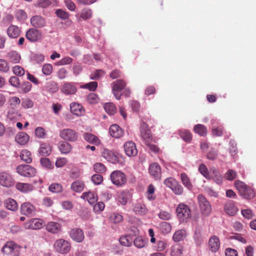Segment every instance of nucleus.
Here are the masks:
<instances>
[{"instance_id": "obj_1", "label": "nucleus", "mask_w": 256, "mask_h": 256, "mask_svg": "<svg viewBox=\"0 0 256 256\" xmlns=\"http://www.w3.org/2000/svg\"><path fill=\"white\" fill-rule=\"evenodd\" d=\"M234 186L238 190L240 194L246 199L253 198L255 196V192L252 188L246 186L244 182L236 180Z\"/></svg>"}, {"instance_id": "obj_2", "label": "nucleus", "mask_w": 256, "mask_h": 256, "mask_svg": "<svg viewBox=\"0 0 256 256\" xmlns=\"http://www.w3.org/2000/svg\"><path fill=\"white\" fill-rule=\"evenodd\" d=\"M176 212L178 218L182 222H186L192 215L190 208L184 203H180L178 206Z\"/></svg>"}, {"instance_id": "obj_3", "label": "nucleus", "mask_w": 256, "mask_h": 256, "mask_svg": "<svg viewBox=\"0 0 256 256\" xmlns=\"http://www.w3.org/2000/svg\"><path fill=\"white\" fill-rule=\"evenodd\" d=\"M112 92L116 99L119 100L122 96L121 91L126 86V83L123 80H118L112 83Z\"/></svg>"}, {"instance_id": "obj_4", "label": "nucleus", "mask_w": 256, "mask_h": 256, "mask_svg": "<svg viewBox=\"0 0 256 256\" xmlns=\"http://www.w3.org/2000/svg\"><path fill=\"white\" fill-rule=\"evenodd\" d=\"M110 177L112 184L118 186H122L126 182V175L120 170L112 172Z\"/></svg>"}, {"instance_id": "obj_5", "label": "nucleus", "mask_w": 256, "mask_h": 256, "mask_svg": "<svg viewBox=\"0 0 256 256\" xmlns=\"http://www.w3.org/2000/svg\"><path fill=\"white\" fill-rule=\"evenodd\" d=\"M70 243L62 238L56 240L54 244V248L55 250L60 254H66L70 250Z\"/></svg>"}, {"instance_id": "obj_6", "label": "nucleus", "mask_w": 256, "mask_h": 256, "mask_svg": "<svg viewBox=\"0 0 256 256\" xmlns=\"http://www.w3.org/2000/svg\"><path fill=\"white\" fill-rule=\"evenodd\" d=\"M16 172L22 176L28 178L33 177L36 173V170L34 168L27 164L18 166L16 168Z\"/></svg>"}, {"instance_id": "obj_7", "label": "nucleus", "mask_w": 256, "mask_h": 256, "mask_svg": "<svg viewBox=\"0 0 256 256\" xmlns=\"http://www.w3.org/2000/svg\"><path fill=\"white\" fill-rule=\"evenodd\" d=\"M198 200L202 214L206 216H209L212 211L210 202L202 194L198 195Z\"/></svg>"}, {"instance_id": "obj_8", "label": "nucleus", "mask_w": 256, "mask_h": 256, "mask_svg": "<svg viewBox=\"0 0 256 256\" xmlns=\"http://www.w3.org/2000/svg\"><path fill=\"white\" fill-rule=\"evenodd\" d=\"M2 250L3 253L6 254L12 255V256H18L20 248L14 242H9L5 244Z\"/></svg>"}, {"instance_id": "obj_9", "label": "nucleus", "mask_w": 256, "mask_h": 256, "mask_svg": "<svg viewBox=\"0 0 256 256\" xmlns=\"http://www.w3.org/2000/svg\"><path fill=\"white\" fill-rule=\"evenodd\" d=\"M60 136L62 138L69 142H75L78 138V133L74 130L64 128L60 132Z\"/></svg>"}, {"instance_id": "obj_10", "label": "nucleus", "mask_w": 256, "mask_h": 256, "mask_svg": "<svg viewBox=\"0 0 256 256\" xmlns=\"http://www.w3.org/2000/svg\"><path fill=\"white\" fill-rule=\"evenodd\" d=\"M26 37L30 42H34L40 40L42 38V34L38 29L31 28L26 32Z\"/></svg>"}, {"instance_id": "obj_11", "label": "nucleus", "mask_w": 256, "mask_h": 256, "mask_svg": "<svg viewBox=\"0 0 256 256\" xmlns=\"http://www.w3.org/2000/svg\"><path fill=\"white\" fill-rule=\"evenodd\" d=\"M14 180L12 176L6 172H0V184L3 186L10 188L14 185Z\"/></svg>"}, {"instance_id": "obj_12", "label": "nucleus", "mask_w": 256, "mask_h": 256, "mask_svg": "<svg viewBox=\"0 0 256 256\" xmlns=\"http://www.w3.org/2000/svg\"><path fill=\"white\" fill-rule=\"evenodd\" d=\"M140 130L141 136L145 141L146 144L150 143L152 139V134L148 125L143 122L140 124Z\"/></svg>"}, {"instance_id": "obj_13", "label": "nucleus", "mask_w": 256, "mask_h": 256, "mask_svg": "<svg viewBox=\"0 0 256 256\" xmlns=\"http://www.w3.org/2000/svg\"><path fill=\"white\" fill-rule=\"evenodd\" d=\"M126 154L128 156H134L138 154V150L136 144L132 141H128L124 145Z\"/></svg>"}, {"instance_id": "obj_14", "label": "nucleus", "mask_w": 256, "mask_h": 256, "mask_svg": "<svg viewBox=\"0 0 256 256\" xmlns=\"http://www.w3.org/2000/svg\"><path fill=\"white\" fill-rule=\"evenodd\" d=\"M43 226V221L42 220L38 218L30 219L24 224V226L26 229H40Z\"/></svg>"}, {"instance_id": "obj_15", "label": "nucleus", "mask_w": 256, "mask_h": 256, "mask_svg": "<svg viewBox=\"0 0 256 256\" xmlns=\"http://www.w3.org/2000/svg\"><path fill=\"white\" fill-rule=\"evenodd\" d=\"M102 156L111 163L115 164L118 162V158L117 156L114 152L107 148H104L102 150Z\"/></svg>"}, {"instance_id": "obj_16", "label": "nucleus", "mask_w": 256, "mask_h": 256, "mask_svg": "<svg viewBox=\"0 0 256 256\" xmlns=\"http://www.w3.org/2000/svg\"><path fill=\"white\" fill-rule=\"evenodd\" d=\"M149 172L155 180H158L161 178V168L158 164L153 162L150 164L149 166Z\"/></svg>"}, {"instance_id": "obj_17", "label": "nucleus", "mask_w": 256, "mask_h": 256, "mask_svg": "<svg viewBox=\"0 0 256 256\" xmlns=\"http://www.w3.org/2000/svg\"><path fill=\"white\" fill-rule=\"evenodd\" d=\"M35 210V207L28 202L22 203L20 208L21 214L26 216L32 215L34 212Z\"/></svg>"}, {"instance_id": "obj_18", "label": "nucleus", "mask_w": 256, "mask_h": 256, "mask_svg": "<svg viewBox=\"0 0 256 256\" xmlns=\"http://www.w3.org/2000/svg\"><path fill=\"white\" fill-rule=\"evenodd\" d=\"M30 24L34 28H42L46 26V20L42 16L36 15L31 18Z\"/></svg>"}, {"instance_id": "obj_19", "label": "nucleus", "mask_w": 256, "mask_h": 256, "mask_svg": "<svg viewBox=\"0 0 256 256\" xmlns=\"http://www.w3.org/2000/svg\"><path fill=\"white\" fill-rule=\"evenodd\" d=\"M70 236L74 240L78 242H82L84 238L82 230L78 228L72 230L70 232Z\"/></svg>"}, {"instance_id": "obj_20", "label": "nucleus", "mask_w": 256, "mask_h": 256, "mask_svg": "<svg viewBox=\"0 0 256 256\" xmlns=\"http://www.w3.org/2000/svg\"><path fill=\"white\" fill-rule=\"evenodd\" d=\"M109 132L110 136L116 138H119L124 135L123 130L116 124L110 126Z\"/></svg>"}, {"instance_id": "obj_21", "label": "nucleus", "mask_w": 256, "mask_h": 256, "mask_svg": "<svg viewBox=\"0 0 256 256\" xmlns=\"http://www.w3.org/2000/svg\"><path fill=\"white\" fill-rule=\"evenodd\" d=\"M46 230L50 232L56 234L61 231L62 226L58 222H50L46 225Z\"/></svg>"}, {"instance_id": "obj_22", "label": "nucleus", "mask_w": 256, "mask_h": 256, "mask_svg": "<svg viewBox=\"0 0 256 256\" xmlns=\"http://www.w3.org/2000/svg\"><path fill=\"white\" fill-rule=\"evenodd\" d=\"M224 210L228 215L234 216L237 213L238 208L233 202L230 201L224 204Z\"/></svg>"}, {"instance_id": "obj_23", "label": "nucleus", "mask_w": 256, "mask_h": 256, "mask_svg": "<svg viewBox=\"0 0 256 256\" xmlns=\"http://www.w3.org/2000/svg\"><path fill=\"white\" fill-rule=\"evenodd\" d=\"M76 86L71 82L64 83L62 88V92L66 94H74L76 92Z\"/></svg>"}, {"instance_id": "obj_24", "label": "nucleus", "mask_w": 256, "mask_h": 256, "mask_svg": "<svg viewBox=\"0 0 256 256\" xmlns=\"http://www.w3.org/2000/svg\"><path fill=\"white\" fill-rule=\"evenodd\" d=\"M208 246L212 252H217L220 247V242L218 237L215 236L211 237L209 240Z\"/></svg>"}, {"instance_id": "obj_25", "label": "nucleus", "mask_w": 256, "mask_h": 256, "mask_svg": "<svg viewBox=\"0 0 256 256\" xmlns=\"http://www.w3.org/2000/svg\"><path fill=\"white\" fill-rule=\"evenodd\" d=\"M210 172L211 176V179H212L218 184H222V176L215 167L210 168Z\"/></svg>"}, {"instance_id": "obj_26", "label": "nucleus", "mask_w": 256, "mask_h": 256, "mask_svg": "<svg viewBox=\"0 0 256 256\" xmlns=\"http://www.w3.org/2000/svg\"><path fill=\"white\" fill-rule=\"evenodd\" d=\"M29 136L25 132H18L15 137L16 142L20 145L26 144L29 140Z\"/></svg>"}, {"instance_id": "obj_27", "label": "nucleus", "mask_w": 256, "mask_h": 256, "mask_svg": "<svg viewBox=\"0 0 256 256\" xmlns=\"http://www.w3.org/2000/svg\"><path fill=\"white\" fill-rule=\"evenodd\" d=\"M81 198L88 200L90 204H94L98 200V196L96 194L93 192H84L81 196Z\"/></svg>"}, {"instance_id": "obj_28", "label": "nucleus", "mask_w": 256, "mask_h": 256, "mask_svg": "<svg viewBox=\"0 0 256 256\" xmlns=\"http://www.w3.org/2000/svg\"><path fill=\"white\" fill-rule=\"evenodd\" d=\"M71 112L76 116H81L84 114V110L82 106L79 104L72 102L70 105Z\"/></svg>"}, {"instance_id": "obj_29", "label": "nucleus", "mask_w": 256, "mask_h": 256, "mask_svg": "<svg viewBox=\"0 0 256 256\" xmlns=\"http://www.w3.org/2000/svg\"><path fill=\"white\" fill-rule=\"evenodd\" d=\"M16 188L18 190L25 193L31 192L34 189V186L28 183L18 182L16 184Z\"/></svg>"}, {"instance_id": "obj_30", "label": "nucleus", "mask_w": 256, "mask_h": 256, "mask_svg": "<svg viewBox=\"0 0 256 256\" xmlns=\"http://www.w3.org/2000/svg\"><path fill=\"white\" fill-rule=\"evenodd\" d=\"M84 138L86 141L93 144L98 145L100 142L98 137L90 133H85Z\"/></svg>"}, {"instance_id": "obj_31", "label": "nucleus", "mask_w": 256, "mask_h": 256, "mask_svg": "<svg viewBox=\"0 0 256 256\" xmlns=\"http://www.w3.org/2000/svg\"><path fill=\"white\" fill-rule=\"evenodd\" d=\"M84 184L80 180H76L70 186L72 190L74 192H80L84 188Z\"/></svg>"}, {"instance_id": "obj_32", "label": "nucleus", "mask_w": 256, "mask_h": 256, "mask_svg": "<svg viewBox=\"0 0 256 256\" xmlns=\"http://www.w3.org/2000/svg\"><path fill=\"white\" fill-rule=\"evenodd\" d=\"M186 236V232L184 230H176L173 234L172 239L175 242L183 240Z\"/></svg>"}, {"instance_id": "obj_33", "label": "nucleus", "mask_w": 256, "mask_h": 256, "mask_svg": "<svg viewBox=\"0 0 256 256\" xmlns=\"http://www.w3.org/2000/svg\"><path fill=\"white\" fill-rule=\"evenodd\" d=\"M52 152V148L50 144L46 143L40 144V148L38 150L39 154L42 156H48Z\"/></svg>"}, {"instance_id": "obj_34", "label": "nucleus", "mask_w": 256, "mask_h": 256, "mask_svg": "<svg viewBox=\"0 0 256 256\" xmlns=\"http://www.w3.org/2000/svg\"><path fill=\"white\" fill-rule=\"evenodd\" d=\"M20 30L16 26L12 25L10 26L7 30V34L10 38H16L20 35Z\"/></svg>"}, {"instance_id": "obj_35", "label": "nucleus", "mask_w": 256, "mask_h": 256, "mask_svg": "<svg viewBox=\"0 0 256 256\" xmlns=\"http://www.w3.org/2000/svg\"><path fill=\"white\" fill-rule=\"evenodd\" d=\"M21 160L27 164H30L32 162V156L30 151L28 150H23L20 154Z\"/></svg>"}, {"instance_id": "obj_36", "label": "nucleus", "mask_w": 256, "mask_h": 256, "mask_svg": "<svg viewBox=\"0 0 256 256\" xmlns=\"http://www.w3.org/2000/svg\"><path fill=\"white\" fill-rule=\"evenodd\" d=\"M130 195L128 192H122L118 196V202L123 206H124L128 202V200L130 198Z\"/></svg>"}, {"instance_id": "obj_37", "label": "nucleus", "mask_w": 256, "mask_h": 256, "mask_svg": "<svg viewBox=\"0 0 256 256\" xmlns=\"http://www.w3.org/2000/svg\"><path fill=\"white\" fill-rule=\"evenodd\" d=\"M180 180L183 185L188 190H192V184L190 180L189 177L188 175L182 172L180 174Z\"/></svg>"}, {"instance_id": "obj_38", "label": "nucleus", "mask_w": 256, "mask_h": 256, "mask_svg": "<svg viewBox=\"0 0 256 256\" xmlns=\"http://www.w3.org/2000/svg\"><path fill=\"white\" fill-rule=\"evenodd\" d=\"M178 134L180 138L186 142H190L192 140V134L188 130H180Z\"/></svg>"}, {"instance_id": "obj_39", "label": "nucleus", "mask_w": 256, "mask_h": 256, "mask_svg": "<svg viewBox=\"0 0 256 256\" xmlns=\"http://www.w3.org/2000/svg\"><path fill=\"white\" fill-rule=\"evenodd\" d=\"M8 58L9 62L16 64L19 62L21 58L16 52L12 51L8 54Z\"/></svg>"}, {"instance_id": "obj_40", "label": "nucleus", "mask_w": 256, "mask_h": 256, "mask_svg": "<svg viewBox=\"0 0 256 256\" xmlns=\"http://www.w3.org/2000/svg\"><path fill=\"white\" fill-rule=\"evenodd\" d=\"M183 248L179 244H176L172 247L171 256H182Z\"/></svg>"}, {"instance_id": "obj_41", "label": "nucleus", "mask_w": 256, "mask_h": 256, "mask_svg": "<svg viewBox=\"0 0 256 256\" xmlns=\"http://www.w3.org/2000/svg\"><path fill=\"white\" fill-rule=\"evenodd\" d=\"M134 210L136 214L142 215L146 212L147 209L144 204L141 203H138L134 206Z\"/></svg>"}, {"instance_id": "obj_42", "label": "nucleus", "mask_w": 256, "mask_h": 256, "mask_svg": "<svg viewBox=\"0 0 256 256\" xmlns=\"http://www.w3.org/2000/svg\"><path fill=\"white\" fill-rule=\"evenodd\" d=\"M6 208L12 211H15L18 210V206L17 202L15 200L12 198H8L5 202Z\"/></svg>"}, {"instance_id": "obj_43", "label": "nucleus", "mask_w": 256, "mask_h": 256, "mask_svg": "<svg viewBox=\"0 0 256 256\" xmlns=\"http://www.w3.org/2000/svg\"><path fill=\"white\" fill-rule=\"evenodd\" d=\"M198 171L207 180L211 179L210 172H209L207 167L205 164H200L198 167Z\"/></svg>"}, {"instance_id": "obj_44", "label": "nucleus", "mask_w": 256, "mask_h": 256, "mask_svg": "<svg viewBox=\"0 0 256 256\" xmlns=\"http://www.w3.org/2000/svg\"><path fill=\"white\" fill-rule=\"evenodd\" d=\"M194 130L195 132L200 136H205L207 133L206 128L204 126L200 124H198L195 126Z\"/></svg>"}, {"instance_id": "obj_45", "label": "nucleus", "mask_w": 256, "mask_h": 256, "mask_svg": "<svg viewBox=\"0 0 256 256\" xmlns=\"http://www.w3.org/2000/svg\"><path fill=\"white\" fill-rule=\"evenodd\" d=\"M59 149L61 152L67 154L70 152L72 146L67 142H62L59 146Z\"/></svg>"}, {"instance_id": "obj_46", "label": "nucleus", "mask_w": 256, "mask_h": 256, "mask_svg": "<svg viewBox=\"0 0 256 256\" xmlns=\"http://www.w3.org/2000/svg\"><path fill=\"white\" fill-rule=\"evenodd\" d=\"M105 111L110 115L114 114L116 112V108L112 102H108L104 105Z\"/></svg>"}, {"instance_id": "obj_47", "label": "nucleus", "mask_w": 256, "mask_h": 256, "mask_svg": "<svg viewBox=\"0 0 256 256\" xmlns=\"http://www.w3.org/2000/svg\"><path fill=\"white\" fill-rule=\"evenodd\" d=\"M105 74V72L102 70H96L90 75V78L93 80H98Z\"/></svg>"}, {"instance_id": "obj_48", "label": "nucleus", "mask_w": 256, "mask_h": 256, "mask_svg": "<svg viewBox=\"0 0 256 256\" xmlns=\"http://www.w3.org/2000/svg\"><path fill=\"white\" fill-rule=\"evenodd\" d=\"M46 88L48 91L54 93L57 92L58 90V87L56 82H50L47 83Z\"/></svg>"}, {"instance_id": "obj_49", "label": "nucleus", "mask_w": 256, "mask_h": 256, "mask_svg": "<svg viewBox=\"0 0 256 256\" xmlns=\"http://www.w3.org/2000/svg\"><path fill=\"white\" fill-rule=\"evenodd\" d=\"M110 220L111 222L116 224L122 222L123 220V217L118 214L114 213L110 215Z\"/></svg>"}, {"instance_id": "obj_50", "label": "nucleus", "mask_w": 256, "mask_h": 256, "mask_svg": "<svg viewBox=\"0 0 256 256\" xmlns=\"http://www.w3.org/2000/svg\"><path fill=\"white\" fill-rule=\"evenodd\" d=\"M171 190L176 195H182L184 192V188L178 182Z\"/></svg>"}, {"instance_id": "obj_51", "label": "nucleus", "mask_w": 256, "mask_h": 256, "mask_svg": "<svg viewBox=\"0 0 256 256\" xmlns=\"http://www.w3.org/2000/svg\"><path fill=\"white\" fill-rule=\"evenodd\" d=\"M56 14L62 20H66L69 17V14L62 9H58L56 10Z\"/></svg>"}, {"instance_id": "obj_52", "label": "nucleus", "mask_w": 256, "mask_h": 256, "mask_svg": "<svg viewBox=\"0 0 256 256\" xmlns=\"http://www.w3.org/2000/svg\"><path fill=\"white\" fill-rule=\"evenodd\" d=\"M80 16L84 20L90 19L92 16L91 10L86 8L83 9L80 12Z\"/></svg>"}, {"instance_id": "obj_53", "label": "nucleus", "mask_w": 256, "mask_h": 256, "mask_svg": "<svg viewBox=\"0 0 256 256\" xmlns=\"http://www.w3.org/2000/svg\"><path fill=\"white\" fill-rule=\"evenodd\" d=\"M34 133L36 137L39 138H44L46 134V132L42 127H38L35 129Z\"/></svg>"}, {"instance_id": "obj_54", "label": "nucleus", "mask_w": 256, "mask_h": 256, "mask_svg": "<svg viewBox=\"0 0 256 256\" xmlns=\"http://www.w3.org/2000/svg\"><path fill=\"white\" fill-rule=\"evenodd\" d=\"M178 181H177L176 179H174L173 178L170 177L166 178L164 180V184L170 189H172L174 185L178 182Z\"/></svg>"}, {"instance_id": "obj_55", "label": "nucleus", "mask_w": 256, "mask_h": 256, "mask_svg": "<svg viewBox=\"0 0 256 256\" xmlns=\"http://www.w3.org/2000/svg\"><path fill=\"white\" fill-rule=\"evenodd\" d=\"M120 242L122 245L126 246H129L131 245L132 240L130 236H122L120 238Z\"/></svg>"}, {"instance_id": "obj_56", "label": "nucleus", "mask_w": 256, "mask_h": 256, "mask_svg": "<svg viewBox=\"0 0 256 256\" xmlns=\"http://www.w3.org/2000/svg\"><path fill=\"white\" fill-rule=\"evenodd\" d=\"M94 168L96 172L98 173H103L106 170V167L102 163H96L94 165Z\"/></svg>"}, {"instance_id": "obj_57", "label": "nucleus", "mask_w": 256, "mask_h": 256, "mask_svg": "<svg viewBox=\"0 0 256 256\" xmlns=\"http://www.w3.org/2000/svg\"><path fill=\"white\" fill-rule=\"evenodd\" d=\"M49 190L53 192H60L62 190V186L58 184H52L49 186Z\"/></svg>"}, {"instance_id": "obj_58", "label": "nucleus", "mask_w": 256, "mask_h": 256, "mask_svg": "<svg viewBox=\"0 0 256 256\" xmlns=\"http://www.w3.org/2000/svg\"><path fill=\"white\" fill-rule=\"evenodd\" d=\"M86 100L90 104H96L98 102V96L96 94L91 93L87 96Z\"/></svg>"}, {"instance_id": "obj_59", "label": "nucleus", "mask_w": 256, "mask_h": 256, "mask_svg": "<svg viewBox=\"0 0 256 256\" xmlns=\"http://www.w3.org/2000/svg\"><path fill=\"white\" fill-rule=\"evenodd\" d=\"M160 228L164 233H168L170 232L172 226L170 223L167 222H162L160 224Z\"/></svg>"}, {"instance_id": "obj_60", "label": "nucleus", "mask_w": 256, "mask_h": 256, "mask_svg": "<svg viewBox=\"0 0 256 256\" xmlns=\"http://www.w3.org/2000/svg\"><path fill=\"white\" fill-rule=\"evenodd\" d=\"M98 87V82H92L87 83L82 86L83 88L88 89L92 91H94Z\"/></svg>"}, {"instance_id": "obj_61", "label": "nucleus", "mask_w": 256, "mask_h": 256, "mask_svg": "<svg viewBox=\"0 0 256 256\" xmlns=\"http://www.w3.org/2000/svg\"><path fill=\"white\" fill-rule=\"evenodd\" d=\"M12 71L14 73L18 76H24V69L19 66H14L12 68Z\"/></svg>"}, {"instance_id": "obj_62", "label": "nucleus", "mask_w": 256, "mask_h": 256, "mask_svg": "<svg viewBox=\"0 0 256 256\" xmlns=\"http://www.w3.org/2000/svg\"><path fill=\"white\" fill-rule=\"evenodd\" d=\"M241 213L245 218L248 219H252L254 216L252 211L250 209L242 210Z\"/></svg>"}, {"instance_id": "obj_63", "label": "nucleus", "mask_w": 256, "mask_h": 256, "mask_svg": "<svg viewBox=\"0 0 256 256\" xmlns=\"http://www.w3.org/2000/svg\"><path fill=\"white\" fill-rule=\"evenodd\" d=\"M9 82L11 86L16 88H18L20 86V80L16 76L10 77L9 80Z\"/></svg>"}, {"instance_id": "obj_64", "label": "nucleus", "mask_w": 256, "mask_h": 256, "mask_svg": "<svg viewBox=\"0 0 256 256\" xmlns=\"http://www.w3.org/2000/svg\"><path fill=\"white\" fill-rule=\"evenodd\" d=\"M134 244L138 248H142L145 245V242L141 237H137L134 240Z\"/></svg>"}]
</instances>
